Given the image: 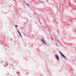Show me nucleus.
Listing matches in <instances>:
<instances>
[{
	"instance_id": "f257e3e1",
	"label": "nucleus",
	"mask_w": 76,
	"mask_h": 76,
	"mask_svg": "<svg viewBox=\"0 0 76 76\" xmlns=\"http://www.w3.org/2000/svg\"><path fill=\"white\" fill-rule=\"evenodd\" d=\"M55 57L57 60H59V57L58 55L56 54L55 55Z\"/></svg>"
},
{
	"instance_id": "f03ea898",
	"label": "nucleus",
	"mask_w": 76,
	"mask_h": 76,
	"mask_svg": "<svg viewBox=\"0 0 76 76\" xmlns=\"http://www.w3.org/2000/svg\"><path fill=\"white\" fill-rule=\"evenodd\" d=\"M62 56H63V58H65V59H66V56H64V55L63 54V53H61V52L60 53Z\"/></svg>"
},
{
	"instance_id": "7ed1b4c3",
	"label": "nucleus",
	"mask_w": 76,
	"mask_h": 76,
	"mask_svg": "<svg viewBox=\"0 0 76 76\" xmlns=\"http://www.w3.org/2000/svg\"><path fill=\"white\" fill-rule=\"evenodd\" d=\"M42 41L44 43V44H46V43H45V41H44V39H42Z\"/></svg>"
},
{
	"instance_id": "20e7f679",
	"label": "nucleus",
	"mask_w": 76,
	"mask_h": 76,
	"mask_svg": "<svg viewBox=\"0 0 76 76\" xmlns=\"http://www.w3.org/2000/svg\"><path fill=\"white\" fill-rule=\"evenodd\" d=\"M17 31H18V32L19 34H20V32H19V30H17Z\"/></svg>"
},
{
	"instance_id": "39448f33",
	"label": "nucleus",
	"mask_w": 76,
	"mask_h": 76,
	"mask_svg": "<svg viewBox=\"0 0 76 76\" xmlns=\"http://www.w3.org/2000/svg\"><path fill=\"white\" fill-rule=\"evenodd\" d=\"M19 35H20V37H22V35H21V34H20H20H19Z\"/></svg>"
},
{
	"instance_id": "423d86ee",
	"label": "nucleus",
	"mask_w": 76,
	"mask_h": 76,
	"mask_svg": "<svg viewBox=\"0 0 76 76\" xmlns=\"http://www.w3.org/2000/svg\"><path fill=\"white\" fill-rule=\"evenodd\" d=\"M15 27H16V28H17V27H18V26L17 25H15Z\"/></svg>"
}]
</instances>
